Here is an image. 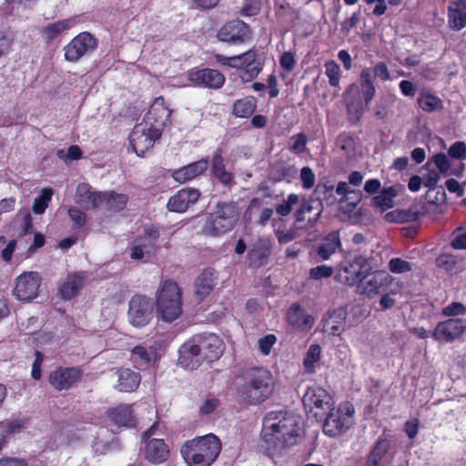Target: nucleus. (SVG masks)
<instances>
[{
	"instance_id": "obj_1",
	"label": "nucleus",
	"mask_w": 466,
	"mask_h": 466,
	"mask_svg": "<svg viewBox=\"0 0 466 466\" xmlns=\"http://www.w3.org/2000/svg\"><path fill=\"white\" fill-rule=\"evenodd\" d=\"M224 350L223 340L215 333L195 334L180 346L178 363L193 370L198 368L200 360L208 363L218 360Z\"/></svg>"
},
{
	"instance_id": "obj_2",
	"label": "nucleus",
	"mask_w": 466,
	"mask_h": 466,
	"mask_svg": "<svg viewBox=\"0 0 466 466\" xmlns=\"http://www.w3.org/2000/svg\"><path fill=\"white\" fill-rule=\"evenodd\" d=\"M370 267L361 257L356 258L349 265L344 266L339 273V280L349 286L361 283V292L368 296L386 292L393 282L392 276L384 270L369 274Z\"/></svg>"
},
{
	"instance_id": "obj_3",
	"label": "nucleus",
	"mask_w": 466,
	"mask_h": 466,
	"mask_svg": "<svg viewBox=\"0 0 466 466\" xmlns=\"http://www.w3.org/2000/svg\"><path fill=\"white\" fill-rule=\"evenodd\" d=\"M275 390L271 372L262 367L249 368L238 378L236 393L247 405H258L268 400Z\"/></svg>"
},
{
	"instance_id": "obj_4",
	"label": "nucleus",
	"mask_w": 466,
	"mask_h": 466,
	"mask_svg": "<svg viewBox=\"0 0 466 466\" xmlns=\"http://www.w3.org/2000/svg\"><path fill=\"white\" fill-rule=\"evenodd\" d=\"M261 438L269 457L286 454L291 440V415L283 410L268 412L263 419Z\"/></svg>"
},
{
	"instance_id": "obj_5",
	"label": "nucleus",
	"mask_w": 466,
	"mask_h": 466,
	"mask_svg": "<svg viewBox=\"0 0 466 466\" xmlns=\"http://www.w3.org/2000/svg\"><path fill=\"white\" fill-rule=\"evenodd\" d=\"M221 450L219 438L209 433L186 441L180 448V454L187 466H211Z\"/></svg>"
},
{
	"instance_id": "obj_6",
	"label": "nucleus",
	"mask_w": 466,
	"mask_h": 466,
	"mask_svg": "<svg viewBox=\"0 0 466 466\" xmlns=\"http://www.w3.org/2000/svg\"><path fill=\"white\" fill-rule=\"evenodd\" d=\"M441 314L447 319L439 322L432 337L441 343H451L461 339L466 333V305L452 301L441 309Z\"/></svg>"
},
{
	"instance_id": "obj_7",
	"label": "nucleus",
	"mask_w": 466,
	"mask_h": 466,
	"mask_svg": "<svg viewBox=\"0 0 466 466\" xmlns=\"http://www.w3.org/2000/svg\"><path fill=\"white\" fill-rule=\"evenodd\" d=\"M241 208L234 201H219L213 212L208 213L202 227V232L210 237H220L237 226Z\"/></svg>"
},
{
	"instance_id": "obj_8",
	"label": "nucleus",
	"mask_w": 466,
	"mask_h": 466,
	"mask_svg": "<svg viewBox=\"0 0 466 466\" xmlns=\"http://www.w3.org/2000/svg\"><path fill=\"white\" fill-rule=\"evenodd\" d=\"M215 59L221 66L239 70V77L243 82H251L262 71L266 55L256 48H251L234 56L216 54Z\"/></svg>"
},
{
	"instance_id": "obj_9",
	"label": "nucleus",
	"mask_w": 466,
	"mask_h": 466,
	"mask_svg": "<svg viewBox=\"0 0 466 466\" xmlns=\"http://www.w3.org/2000/svg\"><path fill=\"white\" fill-rule=\"evenodd\" d=\"M182 290L171 279L163 281L156 294V308L158 317L166 322H173L183 312Z\"/></svg>"
},
{
	"instance_id": "obj_10",
	"label": "nucleus",
	"mask_w": 466,
	"mask_h": 466,
	"mask_svg": "<svg viewBox=\"0 0 466 466\" xmlns=\"http://www.w3.org/2000/svg\"><path fill=\"white\" fill-rule=\"evenodd\" d=\"M323 423V432L329 437H337L347 431L353 422L354 407L350 402L340 403L337 408L329 409Z\"/></svg>"
},
{
	"instance_id": "obj_11",
	"label": "nucleus",
	"mask_w": 466,
	"mask_h": 466,
	"mask_svg": "<svg viewBox=\"0 0 466 466\" xmlns=\"http://www.w3.org/2000/svg\"><path fill=\"white\" fill-rule=\"evenodd\" d=\"M84 377V371L80 367L58 366L48 375V382L51 387L57 390H69L77 387Z\"/></svg>"
},
{
	"instance_id": "obj_12",
	"label": "nucleus",
	"mask_w": 466,
	"mask_h": 466,
	"mask_svg": "<svg viewBox=\"0 0 466 466\" xmlns=\"http://www.w3.org/2000/svg\"><path fill=\"white\" fill-rule=\"evenodd\" d=\"M154 303L145 295H134L127 311L130 323L137 328L147 326L153 318Z\"/></svg>"
},
{
	"instance_id": "obj_13",
	"label": "nucleus",
	"mask_w": 466,
	"mask_h": 466,
	"mask_svg": "<svg viewBox=\"0 0 466 466\" xmlns=\"http://www.w3.org/2000/svg\"><path fill=\"white\" fill-rule=\"evenodd\" d=\"M160 137L159 128L138 124L133 127L129 135V145L138 157H143Z\"/></svg>"
},
{
	"instance_id": "obj_14",
	"label": "nucleus",
	"mask_w": 466,
	"mask_h": 466,
	"mask_svg": "<svg viewBox=\"0 0 466 466\" xmlns=\"http://www.w3.org/2000/svg\"><path fill=\"white\" fill-rule=\"evenodd\" d=\"M97 39L89 32H81L65 47V59L71 63L79 61L85 55L97 48Z\"/></svg>"
},
{
	"instance_id": "obj_15",
	"label": "nucleus",
	"mask_w": 466,
	"mask_h": 466,
	"mask_svg": "<svg viewBox=\"0 0 466 466\" xmlns=\"http://www.w3.org/2000/svg\"><path fill=\"white\" fill-rule=\"evenodd\" d=\"M252 31L248 24L240 19L225 23L218 32V39L233 46H239L251 38Z\"/></svg>"
},
{
	"instance_id": "obj_16",
	"label": "nucleus",
	"mask_w": 466,
	"mask_h": 466,
	"mask_svg": "<svg viewBox=\"0 0 466 466\" xmlns=\"http://www.w3.org/2000/svg\"><path fill=\"white\" fill-rule=\"evenodd\" d=\"M41 282L38 272H23L15 278L13 295L20 301H31L37 297Z\"/></svg>"
},
{
	"instance_id": "obj_17",
	"label": "nucleus",
	"mask_w": 466,
	"mask_h": 466,
	"mask_svg": "<svg viewBox=\"0 0 466 466\" xmlns=\"http://www.w3.org/2000/svg\"><path fill=\"white\" fill-rule=\"evenodd\" d=\"M187 77L192 86L210 89H218L225 83V76L212 68H193L187 72Z\"/></svg>"
},
{
	"instance_id": "obj_18",
	"label": "nucleus",
	"mask_w": 466,
	"mask_h": 466,
	"mask_svg": "<svg viewBox=\"0 0 466 466\" xmlns=\"http://www.w3.org/2000/svg\"><path fill=\"white\" fill-rule=\"evenodd\" d=\"M302 402L306 410L313 411L315 409L325 410L330 409L334 405V401L330 394L322 387H309L302 397Z\"/></svg>"
},
{
	"instance_id": "obj_19",
	"label": "nucleus",
	"mask_w": 466,
	"mask_h": 466,
	"mask_svg": "<svg viewBox=\"0 0 466 466\" xmlns=\"http://www.w3.org/2000/svg\"><path fill=\"white\" fill-rule=\"evenodd\" d=\"M172 110L167 107L163 96L156 97L149 109L145 115L146 125L149 127H157L161 132V128L168 122Z\"/></svg>"
},
{
	"instance_id": "obj_20",
	"label": "nucleus",
	"mask_w": 466,
	"mask_h": 466,
	"mask_svg": "<svg viewBox=\"0 0 466 466\" xmlns=\"http://www.w3.org/2000/svg\"><path fill=\"white\" fill-rule=\"evenodd\" d=\"M200 191L194 187H184L173 195L167 208L169 211L183 213L186 212L192 205L197 203L200 198Z\"/></svg>"
},
{
	"instance_id": "obj_21",
	"label": "nucleus",
	"mask_w": 466,
	"mask_h": 466,
	"mask_svg": "<svg viewBox=\"0 0 466 466\" xmlns=\"http://www.w3.org/2000/svg\"><path fill=\"white\" fill-rule=\"evenodd\" d=\"M321 210V203L318 199L303 203L296 211V228H307L311 227L319 218Z\"/></svg>"
},
{
	"instance_id": "obj_22",
	"label": "nucleus",
	"mask_w": 466,
	"mask_h": 466,
	"mask_svg": "<svg viewBox=\"0 0 466 466\" xmlns=\"http://www.w3.org/2000/svg\"><path fill=\"white\" fill-rule=\"evenodd\" d=\"M144 457L148 462L158 465L168 461L169 446L163 439H151L144 442Z\"/></svg>"
},
{
	"instance_id": "obj_23",
	"label": "nucleus",
	"mask_w": 466,
	"mask_h": 466,
	"mask_svg": "<svg viewBox=\"0 0 466 466\" xmlns=\"http://www.w3.org/2000/svg\"><path fill=\"white\" fill-rule=\"evenodd\" d=\"M271 255V245L266 239H258L248 251L247 264L248 268H259L268 263Z\"/></svg>"
},
{
	"instance_id": "obj_24",
	"label": "nucleus",
	"mask_w": 466,
	"mask_h": 466,
	"mask_svg": "<svg viewBox=\"0 0 466 466\" xmlns=\"http://www.w3.org/2000/svg\"><path fill=\"white\" fill-rule=\"evenodd\" d=\"M110 421L117 427L134 428L137 419L132 405L121 403L106 411Z\"/></svg>"
},
{
	"instance_id": "obj_25",
	"label": "nucleus",
	"mask_w": 466,
	"mask_h": 466,
	"mask_svg": "<svg viewBox=\"0 0 466 466\" xmlns=\"http://www.w3.org/2000/svg\"><path fill=\"white\" fill-rule=\"evenodd\" d=\"M217 272L213 268H204L194 281L195 298L203 301L214 289L217 280Z\"/></svg>"
},
{
	"instance_id": "obj_26",
	"label": "nucleus",
	"mask_w": 466,
	"mask_h": 466,
	"mask_svg": "<svg viewBox=\"0 0 466 466\" xmlns=\"http://www.w3.org/2000/svg\"><path fill=\"white\" fill-rule=\"evenodd\" d=\"M208 164L209 161L208 157L201 158L200 160L175 169L171 177L178 183L188 182L202 175L208 169Z\"/></svg>"
},
{
	"instance_id": "obj_27",
	"label": "nucleus",
	"mask_w": 466,
	"mask_h": 466,
	"mask_svg": "<svg viewBox=\"0 0 466 466\" xmlns=\"http://www.w3.org/2000/svg\"><path fill=\"white\" fill-rule=\"evenodd\" d=\"M212 176L226 188L231 189L235 185V176L226 169L221 150H217L211 158Z\"/></svg>"
},
{
	"instance_id": "obj_28",
	"label": "nucleus",
	"mask_w": 466,
	"mask_h": 466,
	"mask_svg": "<svg viewBox=\"0 0 466 466\" xmlns=\"http://www.w3.org/2000/svg\"><path fill=\"white\" fill-rule=\"evenodd\" d=\"M103 192L92 191L87 183H80L76 187V202L85 209H94L101 206Z\"/></svg>"
},
{
	"instance_id": "obj_29",
	"label": "nucleus",
	"mask_w": 466,
	"mask_h": 466,
	"mask_svg": "<svg viewBox=\"0 0 466 466\" xmlns=\"http://www.w3.org/2000/svg\"><path fill=\"white\" fill-rule=\"evenodd\" d=\"M84 285L82 272L68 274L66 280L58 288V295L64 300H70L81 290Z\"/></svg>"
},
{
	"instance_id": "obj_30",
	"label": "nucleus",
	"mask_w": 466,
	"mask_h": 466,
	"mask_svg": "<svg viewBox=\"0 0 466 466\" xmlns=\"http://www.w3.org/2000/svg\"><path fill=\"white\" fill-rule=\"evenodd\" d=\"M448 24L452 30L466 27V0L451 1L448 6Z\"/></svg>"
},
{
	"instance_id": "obj_31",
	"label": "nucleus",
	"mask_w": 466,
	"mask_h": 466,
	"mask_svg": "<svg viewBox=\"0 0 466 466\" xmlns=\"http://www.w3.org/2000/svg\"><path fill=\"white\" fill-rule=\"evenodd\" d=\"M76 24V18L71 17L64 20H59L46 25L41 29V36L46 43H51L57 38L64 32L69 30Z\"/></svg>"
},
{
	"instance_id": "obj_32",
	"label": "nucleus",
	"mask_w": 466,
	"mask_h": 466,
	"mask_svg": "<svg viewBox=\"0 0 466 466\" xmlns=\"http://www.w3.org/2000/svg\"><path fill=\"white\" fill-rule=\"evenodd\" d=\"M341 248V242L339 231L335 230L327 235L322 243L317 248L318 256L323 259H329L331 255Z\"/></svg>"
},
{
	"instance_id": "obj_33",
	"label": "nucleus",
	"mask_w": 466,
	"mask_h": 466,
	"mask_svg": "<svg viewBox=\"0 0 466 466\" xmlns=\"http://www.w3.org/2000/svg\"><path fill=\"white\" fill-rule=\"evenodd\" d=\"M141 376L130 369H122L118 372L117 389L123 392H133L139 386Z\"/></svg>"
},
{
	"instance_id": "obj_34",
	"label": "nucleus",
	"mask_w": 466,
	"mask_h": 466,
	"mask_svg": "<svg viewBox=\"0 0 466 466\" xmlns=\"http://www.w3.org/2000/svg\"><path fill=\"white\" fill-rule=\"evenodd\" d=\"M101 206L105 205L108 211L119 212L125 209L128 201L126 194L116 193L115 191H105L102 194Z\"/></svg>"
},
{
	"instance_id": "obj_35",
	"label": "nucleus",
	"mask_w": 466,
	"mask_h": 466,
	"mask_svg": "<svg viewBox=\"0 0 466 466\" xmlns=\"http://www.w3.org/2000/svg\"><path fill=\"white\" fill-rule=\"evenodd\" d=\"M315 322L314 318L306 313L299 306L293 305V333L299 332H309L313 327Z\"/></svg>"
},
{
	"instance_id": "obj_36",
	"label": "nucleus",
	"mask_w": 466,
	"mask_h": 466,
	"mask_svg": "<svg viewBox=\"0 0 466 466\" xmlns=\"http://www.w3.org/2000/svg\"><path fill=\"white\" fill-rule=\"evenodd\" d=\"M257 108V99L254 96H245L238 99L232 106V113L237 117H249Z\"/></svg>"
},
{
	"instance_id": "obj_37",
	"label": "nucleus",
	"mask_w": 466,
	"mask_h": 466,
	"mask_svg": "<svg viewBox=\"0 0 466 466\" xmlns=\"http://www.w3.org/2000/svg\"><path fill=\"white\" fill-rule=\"evenodd\" d=\"M360 88L365 103L367 105L370 104L376 93L373 74L370 67L362 69L360 73Z\"/></svg>"
},
{
	"instance_id": "obj_38",
	"label": "nucleus",
	"mask_w": 466,
	"mask_h": 466,
	"mask_svg": "<svg viewBox=\"0 0 466 466\" xmlns=\"http://www.w3.org/2000/svg\"><path fill=\"white\" fill-rule=\"evenodd\" d=\"M418 105L423 111L428 113L442 108L441 99L428 90H421L420 92Z\"/></svg>"
},
{
	"instance_id": "obj_39",
	"label": "nucleus",
	"mask_w": 466,
	"mask_h": 466,
	"mask_svg": "<svg viewBox=\"0 0 466 466\" xmlns=\"http://www.w3.org/2000/svg\"><path fill=\"white\" fill-rule=\"evenodd\" d=\"M390 448V442L387 439L380 438L368 458L367 466H379L383 457Z\"/></svg>"
},
{
	"instance_id": "obj_40",
	"label": "nucleus",
	"mask_w": 466,
	"mask_h": 466,
	"mask_svg": "<svg viewBox=\"0 0 466 466\" xmlns=\"http://www.w3.org/2000/svg\"><path fill=\"white\" fill-rule=\"evenodd\" d=\"M397 196V190L393 187L383 188L380 193L373 199L375 207L385 211L393 207L394 198Z\"/></svg>"
},
{
	"instance_id": "obj_41",
	"label": "nucleus",
	"mask_w": 466,
	"mask_h": 466,
	"mask_svg": "<svg viewBox=\"0 0 466 466\" xmlns=\"http://www.w3.org/2000/svg\"><path fill=\"white\" fill-rule=\"evenodd\" d=\"M346 312L342 309L333 311L325 322L326 330L338 334L344 329Z\"/></svg>"
},
{
	"instance_id": "obj_42",
	"label": "nucleus",
	"mask_w": 466,
	"mask_h": 466,
	"mask_svg": "<svg viewBox=\"0 0 466 466\" xmlns=\"http://www.w3.org/2000/svg\"><path fill=\"white\" fill-rule=\"evenodd\" d=\"M54 194V190L51 187H45L41 190V193L38 197H36L34 200V204L32 206V210L36 215H42L45 213L47 208L52 196Z\"/></svg>"
},
{
	"instance_id": "obj_43",
	"label": "nucleus",
	"mask_w": 466,
	"mask_h": 466,
	"mask_svg": "<svg viewBox=\"0 0 466 466\" xmlns=\"http://www.w3.org/2000/svg\"><path fill=\"white\" fill-rule=\"evenodd\" d=\"M274 231L280 244L291 241V227H289L288 219L279 218L274 222Z\"/></svg>"
},
{
	"instance_id": "obj_44",
	"label": "nucleus",
	"mask_w": 466,
	"mask_h": 466,
	"mask_svg": "<svg viewBox=\"0 0 466 466\" xmlns=\"http://www.w3.org/2000/svg\"><path fill=\"white\" fill-rule=\"evenodd\" d=\"M321 355V348L319 345L313 344L309 347L306 357L303 360L305 370L308 373H312L315 370V363H317Z\"/></svg>"
},
{
	"instance_id": "obj_45",
	"label": "nucleus",
	"mask_w": 466,
	"mask_h": 466,
	"mask_svg": "<svg viewBox=\"0 0 466 466\" xmlns=\"http://www.w3.org/2000/svg\"><path fill=\"white\" fill-rule=\"evenodd\" d=\"M131 355L132 360L139 369L147 367L151 361V354L146 347L141 345L134 347Z\"/></svg>"
},
{
	"instance_id": "obj_46",
	"label": "nucleus",
	"mask_w": 466,
	"mask_h": 466,
	"mask_svg": "<svg viewBox=\"0 0 466 466\" xmlns=\"http://www.w3.org/2000/svg\"><path fill=\"white\" fill-rule=\"evenodd\" d=\"M252 88L255 91H265L268 92V95L271 98H275L279 96V91L278 88V81L277 77L274 74H271L268 78V84H263L260 82H255L252 85Z\"/></svg>"
},
{
	"instance_id": "obj_47",
	"label": "nucleus",
	"mask_w": 466,
	"mask_h": 466,
	"mask_svg": "<svg viewBox=\"0 0 466 466\" xmlns=\"http://www.w3.org/2000/svg\"><path fill=\"white\" fill-rule=\"evenodd\" d=\"M388 267L390 271L395 274H402L412 270V264L400 258H392L389 261Z\"/></svg>"
},
{
	"instance_id": "obj_48",
	"label": "nucleus",
	"mask_w": 466,
	"mask_h": 466,
	"mask_svg": "<svg viewBox=\"0 0 466 466\" xmlns=\"http://www.w3.org/2000/svg\"><path fill=\"white\" fill-rule=\"evenodd\" d=\"M25 426L23 420H12L0 422V431L3 432L2 438L5 439L6 435L13 434L20 431Z\"/></svg>"
},
{
	"instance_id": "obj_49",
	"label": "nucleus",
	"mask_w": 466,
	"mask_h": 466,
	"mask_svg": "<svg viewBox=\"0 0 466 466\" xmlns=\"http://www.w3.org/2000/svg\"><path fill=\"white\" fill-rule=\"evenodd\" d=\"M325 73L329 77L330 86H337L339 83V66L333 61H328L325 63Z\"/></svg>"
},
{
	"instance_id": "obj_50",
	"label": "nucleus",
	"mask_w": 466,
	"mask_h": 466,
	"mask_svg": "<svg viewBox=\"0 0 466 466\" xmlns=\"http://www.w3.org/2000/svg\"><path fill=\"white\" fill-rule=\"evenodd\" d=\"M260 7V0H245L240 14L244 16H253L259 13Z\"/></svg>"
},
{
	"instance_id": "obj_51",
	"label": "nucleus",
	"mask_w": 466,
	"mask_h": 466,
	"mask_svg": "<svg viewBox=\"0 0 466 466\" xmlns=\"http://www.w3.org/2000/svg\"><path fill=\"white\" fill-rule=\"evenodd\" d=\"M67 213L76 228H80L85 226L86 216L82 210L76 208H69Z\"/></svg>"
},
{
	"instance_id": "obj_52",
	"label": "nucleus",
	"mask_w": 466,
	"mask_h": 466,
	"mask_svg": "<svg viewBox=\"0 0 466 466\" xmlns=\"http://www.w3.org/2000/svg\"><path fill=\"white\" fill-rule=\"evenodd\" d=\"M276 341L277 337L274 334H268L263 336L258 341L259 351L263 355H268Z\"/></svg>"
},
{
	"instance_id": "obj_53",
	"label": "nucleus",
	"mask_w": 466,
	"mask_h": 466,
	"mask_svg": "<svg viewBox=\"0 0 466 466\" xmlns=\"http://www.w3.org/2000/svg\"><path fill=\"white\" fill-rule=\"evenodd\" d=\"M299 179L303 188L309 189L315 184V174L309 167H304L300 170Z\"/></svg>"
},
{
	"instance_id": "obj_54",
	"label": "nucleus",
	"mask_w": 466,
	"mask_h": 466,
	"mask_svg": "<svg viewBox=\"0 0 466 466\" xmlns=\"http://www.w3.org/2000/svg\"><path fill=\"white\" fill-rule=\"evenodd\" d=\"M422 214H423L422 208L414 206L407 210L400 211V219L402 222L415 221L420 216H422Z\"/></svg>"
},
{
	"instance_id": "obj_55",
	"label": "nucleus",
	"mask_w": 466,
	"mask_h": 466,
	"mask_svg": "<svg viewBox=\"0 0 466 466\" xmlns=\"http://www.w3.org/2000/svg\"><path fill=\"white\" fill-rule=\"evenodd\" d=\"M333 274V268L327 265H321L312 268L309 270V276L311 279H319L322 278H329Z\"/></svg>"
},
{
	"instance_id": "obj_56",
	"label": "nucleus",
	"mask_w": 466,
	"mask_h": 466,
	"mask_svg": "<svg viewBox=\"0 0 466 466\" xmlns=\"http://www.w3.org/2000/svg\"><path fill=\"white\" fill-rule=\"evenodd\" d=\"M433 162L438 169V172L443 175H447L451 165L450 161L445 154L440 153L434 156Z\"/></svg>"
},
{
	"instance_id": "obj_57",
	"label": "nucleus",
	"mask_w": 466,
	"mask_h": 466,
	"mask_svg": "<svg viewBox=\"0 0 466 466\" xmlns=\"http://www.w3.org/2000/svg\"><path fill=\"white\" fill-rule=\"evenodd\" d=\"M43 354L39 350H35V360L32 365L31 376L34 380H39L42 376L41 366L43 363Z\"/></svg>"
},
{
	"instance_id": "obj_58",
	"label": "nucleus",
	"mask_w": 466,
	"mask_h": 466,
	"mask_svg": "<svg viewBox=\"0 0 466 466\" xmlns=\"http://www.w3.org/2000/svg\"><path fill=\"white\" fill-rule=\"evenodd\" d=\"M449 155L457 159L466 158V145L464 142H455L449 148Z\"/></svg>"
},
{
	"instance_id": "obj_59",
	"label": "nucleus",
	"mask_w": 466,
	"mask_h": 466,
	"mask_svg": "<svg viewBox=\"0 0 466 466\" xmlns=\"http://www.w3.org/2000/svg\"><path fill=\"white\" fill-rule=\"evenodd\" d=\"M373 78L379 77L382 81L390 79V75L388 66L385 63L380 62L373 68H371Z\"/></svg>"
},
{
	"instance_id": "obj_60",
	"label": "nucleus",
	"mask_w": 466,
	"mask_h": 466,
	"mask_svg": "<svg viewBox=\"0 0 466 466\" xmlns=\"http://www.w3.org/2000/svg\"><path fill=\"white\" fill-rule=\"evenodd\" d=\"M219 405V400L215 398H208L199 408L201 415H209L216 410Z\"/></svg>"
},
{
	"instance_id": "obj_61",
	"label": "nucleus",
	"mask_w": 466,
	"mask_h": 466,
	"mask_svg": "<svg viewBox=\"0 0 466 466\" xmlns=\"http://www.w3.org/2000/svg\"><path fill=\"white\" fill-rule=\"evenodd\" d=\"M436 261H437V265L440 268H442L447 271L452 270V268H454V266L456 264V259H455L454 256H452L451 254H442L438 257Z\"/></svg>"
},
{
	"instance_id": "obj_62",
	"label": "nucleus",
	"mask_w": 466,
	"mask_h": 466,
	"mask_svg": "<svg viewBox=\"0 0 466 466\" xmlns=\"http://www.w3.org/2000/svg\"><path fill=\"white\" fill-rule=\"evenodd\" d=\"M144 236L151 241L152 246H155L160 237V228L153 224L146 225L144 227Z\"/></svg>"
},
{
	"instance_id": "obj_63",
	"label": "nucleus",
	"mask_w": 466,
	"mask_h": 466,
	"mask_svg": "<svg viewBox=\"0 0 466 466\" xmlns=\"http://www.w3.org/2000/svg\"><path fill=\"white\" fill-rule=\"evenodd\" d=\"M423 185L429 189L436 188L440 179L441 173L436 170H431L426 176L423 177Z\"/></svg>"
},
{
	"instance_id": "obj_64",
	"label": "nucleus",
	"mask_w": 466,
	"mask_h": 466,
	"mask_svg": "<svg viewBox=\"0 0 466 466\" xmlns=\"http://www.w3.org/2000/svg\"><path fill=\"white\" fill-rule=\"evenodd\" d=\"M0 466H28V463L25 459L3 457L0 459Z\"/></svg>"
}]
</instances>
